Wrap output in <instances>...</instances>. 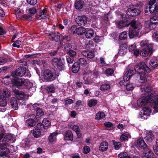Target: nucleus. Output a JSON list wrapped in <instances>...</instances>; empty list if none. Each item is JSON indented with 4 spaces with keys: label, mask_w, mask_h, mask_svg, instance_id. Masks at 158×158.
<instances>
[{
    "label": "nucleus",
    "mask_w": 158,
    "mask_h": 158,
    "mask_svg": "<svg viewBox=\"0 0 158 158\" xmlns=\"http://www.w3.org/2000/svg\"><path fill=\"white\" fill-rule=\"evenodd\" d=\"M144 91H142L143 94L144 95L140 98L137 101L139 106L141 107L144 106L147 103L150 102L152 103L155 110L158 112V98L155 100H153V96H152L151 88L147 87L143 89Z\"/></svg>",
    "instance_id": "obj_1"
},
{
    "label": "nucleus",
    "mask_w": 158,
    "mask_h": 158,
    "mask_svg": "<svg viewBox=\"0 0 158 158\" xmlns=\"http://www.w3.org/2000/svg\"><path fill=\"white\" fill-rule=\"evenodd\" d=\"M54 69L51 68L44 70L43 76L44 80L47 81H51L55 80L58 76Z\"/></svg>",
    "instance_id": "obj_2"
},
{
    "label": "nucleus",
    "mask_w": 158,
    "mask_h": 158,
    "mask_svg": "<svg viewBox=\"0 0 158 158\" xmlns=\"http://www.w3.org/2000/svg\"><path fill=\"white\" fill-rule=\"evenodd\" d=\"M134 70L135 72L137 73H149L151 72V69L146 65L145 63L143 62H140L139 64H137L135 67Z\"/></svg>",
    "instance_id": "obj_3"
},
{
    "label": "nucleus",
    "mask_w": 158,
    "mask_h": 158,
    "mask_svg": "<svg viewBox=\"0 0 158 158\" xmlns=\"http://www.w3.org/2000/svg\"><path fill=\"white\" fill-rule=\"evenodd\" d=\"M27 71L26 68L24 67H20L11 73V75L14 77L19 76L22 77L24 75Z\"/></svg>",
    "instance_id": "obj_4"
},
{
    "label": "nucleus",
    "mask_w": 158,
    "mask_h": 158,
    "mask_svg": "<svg viewBox=\"0 0 158 158\" xmlns=\"http://www.w3.org/2000/svg\"><path fill=\"white\" fill-rule=\"evenodd\" d=\"M87 18L85 15L79 16L76 18V22L79 26L83 27L87 23Z\"/></svg>",
    "instance_id": "obj_5"
},
{
    "label": "nucleus",
    "mask_w": 158,
    "mask_h": 158,
    "mask_svg": "<svg viewBox=\"0 0 158 158\" xmlns=\"http://www.w3.org/2000/svg\"><path fill=\"white\" fill-rule=\"evenodd\" d=\"M151 113L150 110L147 107H144L140 113L139 116L142 119H145L149 116Z\"/></svg>",
    "instance_id": "obj_6"
},
{
    "label": "nucleus",
    "mask_w": 158,
    "mask_h": 158,
    "mask_svg": "<svg viewBox=\"0 0 158 158\" xmlns=\"http://www.w3.org/2000/svg\"><path fill=\"white\" fill-rule=\"evenodd\" d=\"M127 14L132 16H136L140 13V11L136 8L128 9L126 11Z\"/></svg>",
    "instance_id": "obj_7"
},
{
    "label": "nucleus",
    "mask_w": 158,
    "mask_h": 158,
    "mask_svg": "<svg viewBox=\"0 0 158 158\" xmlns=\"http://www.w3.org/2000/svg\"><path fill=\"white\" fill-rule=\"evenodd\" d=\"M70 63H73V61L76 58V53L74 51L73 49H76V47L75 46H72V45H70Z\"/></svg>",
    "instance_id": "obj_8"
},
{
    "label": "nucleus",
    "mask_w": 158,
    "mask_h": 158,
    "mask_svg": "<svg viewBox=\"0 0 158 158\" xmlns=\"http://www.w3.org/2000/svg\"><path fill=\"white\" fill-rule=\"evenodd\" d=\"M153 46H150V48H143L140 52V55L146 56L148 55H150L153 52Z\"/></svg>",
    "instance_id": "obj_9"
},
{
    "label": "nucleus",
    "mask_w": 158,
    "mask_h": 158,
    "mask_svg": "<svg viewBox=\"0 0 158 158\" xmlns=\"http://www.w3.org/2000/svg\"><path fill=\"white\" fill-rule=\"evenodd\" d=\"M10 153V150L7 148L4 147L0 148V156L5 157L3 158H10V156L7 155Z\"/></svg>",
    "instance_id": "obj_10"
},
{
    "label": "nucleus",
    "mask_w": 158,
    "mask_h": 158,
    "mask_svg": "<svg viewBox=\"0 0 158 158\" xmlns=\"http://www.w3.org/2000/svg\"><path fill=\"white\" fill-rule=\"evenodd\" d=\"M139 27L130 28L129 29V35L130 38H132L139 34Z\"/></svg>",
    "instance_id": "obj_11"
},
{
    "label": "nucleus",
    "mask_w": 158,
    "mask_h": 158,
    "mask_svg": "<svg viewBox=\"0 0 158 158\" xmlns=\"http://www.w3.org/2000/svg\"><path fill=\"white\" fill-rule=\"evenodd\" d=\"M146 73H138L139 74L138 75L137 78L139 82L141 83H144L147 81L148 75Z\"/></svg>",
    "instance_id": "obj_12"
},
{
    "label": "nucleus",
    "mask_w": 158,
    "mask_h": 158,
    "mask_svg": "<svg viewBox=\"0 0 158 158\" xmlns=\"http://www.w3.org/2000/svg\"><path fill=\"white\" fill-rule=\"evenodd\" d=\"M13 85L16 86L17 88H18L23 86L24 84L25 79L17 77L13 80Z\"/></svg>",
    "instance_id": "obj_13"
},
{
    "label": "nucleus",
    "mask_w": 158,
    "mask_h": 158,
    "mask_svg": "<svg viewBox=\"0 0 158 158\" xmlns=\"http://www.w3.org/2000/svg\"><path fill=\"white\" fill-rule=\"evenodd\" d=\"M133 70L130 69L128 70L124 73L123 76V79L124 81H127L130 79V78L135 73Z\"/></svg>",
    "instance_id": "obj_14"
},
{
    "label": "nucleus",
    "mask_w": 158,
    "mask_h": 158,
    "mask_svg": "<svg viewBox=\"0 0 158 158\" xmlns=\"http://www.w3.org/2000/svg\"><path fill=\"white\" fill-rule=\"evenodd\" d=\"M144 139L148 143H150L154 139L153 135L152 132L147 131L146 132Z\"/></svg>",
    "instance_id": "obj_15"
},
{
    "label": "nucleus",
    "mask_w": 158,
    "mask_h": 158,
    "mask_svg": "<svg viewBox=\"0 0 158 158\" xmlns=\"http://www.w3.org/2000/svg\"><path fill=\"white\" fill-rule=\"evenodd\" d=\"M153 152L150 149L145 148L142 155V156L143 158H151L152 156Z\"/></svg>",
    "instance_id": "obj_16"
},
{
    "label": "nucleus",
    "mask_w": 158,
    "mask_h": 158,
    "mask_svg": "<svg viewBox=\"0 0 158 158\" xmlns=\"http://www.w3.org/2000/svg\"><path fill=\"white\" fill-rule=\"evenodd\" d=\"M127 47V46L126 44H121L120 47V49L118 52L119 54L121 56H123L126 54Z\"/></svg>",
    "instance_id": "obj_17"
},
{
    "label": "nucleus",
    "mask_w": 158,
    "mask_h": 158,
    "mask_svg": "<svg viewBox=\"0 0 158 158\" xmlns=\"http://www.w3.org/2000/svg\"><path fill=\"white\" fill-rule=\"evenodd\" d=\"M81 54L83 56L88 58H92L94 56V52L89 50H85L82 51Z\"/></svg>",
    "instance_id": "obj_18"
},
{
    "label": "nucleus",
    "mask_w": 158,
    "mask_h": 158,
    "mask_svg": "<svg viewBox=\"0 0 158 158\" xmlns=\"http://www.w3.org/2000/svg\"><path fill=\"white\" fill-rule=\"evenodd\" d=\"M46 11V9H44L40 10V13L37 15V17L39 19H45L47 17Z\"/></svg>",
    "instance_id": "obj_19"
},
{
    "label": "nucleus",
    "mask_w": 158,
    "mask_h": 158,
    "mask_svg": "<svg viewBox=\"0 0 158 158\" xmlns=\"http://www.w3.org/2000/svg\"><path fill=\"white\" fill-rule=\"evenodd\" d=\"M137 146L143 149L146 148L147 145L144 142L143 139L140 138L137 141Z\"/></svg>",
    "instance_id": "obj_20"
},
{
    "label": "nucleus",
    "mask_w": 158,
    "mask_h": 158,
    "mask_svg": "<svg viewBox=\"0 0 158 158\" xmlns=\"http://www.w3.org/2000/svg\"><path fill=\"white\" fill-rule=\"evenodd\" d=\"M10 103L12 107L15 110L18 109V105L17 99L15 97H12L10 99Z\"/></svg>",
    "instance_id": "obj_21"
},
{
    "label": "nucleus",
    "mask_w": 158,
    "mask_h": 158,
    "mask_svg": "<svg viewBox=\"0 0 158 158\" xmlns=\"http://www.w3.org/2000/svg\"><path fill=\"white\" fill-rule=\"evenodd\" d=\"M37 122V118H35V119L29 118L26 121V123L28 126L33 127L35 126Z\"/></svg>",
    "instance_id": "obj_22"
},
{
    "label": "nucleus",
    "mask_w": 158,
    "mask_h": 158,
    "mask_svg": "<svg viewBox=\"0 0 158 158\" xmlns=\"http://www.w3.org/2000/svg\"><path fill=\"white\" fill-rule=\"evenodd\" d=\"M149 10L151 13L156 14L158 11V5H149Z\"/></svg>",
    "instance_id": "obj_23"
},
{
    "label": "nucleus",
    "mask_w": 158,
    "mask_h": 158,
    "mask_svg": "<svg viewBox=\"0 0 158 158\" xmlns=\"http://www.w3.org/2000/svg\"><path fill=\"white\" fill-rule=\"evenodd\" d=\"M140 45L143 48H149L150 46H152L148 40H143L140 43Z\"/></svg>",
    "instance_id": "obj_24"
},
{
    "label": "nucleus",
    "mask_w": 158,
    "mask_h": 158,
    "mask_svg": "<svg viewBox=\"0 0 158 158\" xmlns=\"http://www.w3.org/2000/svg\"><path fill=\"white\" fill-rule=\"evenodd\" d=\"M108 148V144L107 142L104 141L101 143L99 147V150L102 151H106Z\"/></svg>",
    "instance_id": "obj_25"
},
{
    "label": "nucleus",
    "mask_w": 158,
    "mask_h": 158,
    "mask_svg": "<svg viewBox=\"0 0 158 158\" xmlns=\"http://www.w3.org/2000/svg\"><path fill=\"white\" fill-rule=\"evenodd\" d=\"M84 0H76L75 4V8L77 9H82L84 5Z\"/></svg>",
    "instance_id": "obj_26"
},
{
    "label": "nucleus",
    "mask_w": 158,
    "mask_h": 158,
    "mask_svg": "<svg viewBox=\"0 0 158 158\" xmlns=\"http://www.w3.org/2000/svg\"><path fill=\"white\" fill-rule=\"evenodd\" d=\"M58 135L57 132L52 133L49 135L48 139L50 143H52L56 140V136Z\"/></svg>",
    "instance_id": "obj_27"
},
{
    "label": "nucleus",
    "mask_w": 158,
    "mask_h": 158,
    "mask_svg": "<svg viewBox=\"0 0 158 158\" xmlns=\"http://www.w3.org/2000/svg\"><path fill=\"white\" fill-rule=\"evenodd\" d=\"M149 64L152 68H154L158 66V60L156 59H152L150 60Z\"/></svg>",
    "instance_id": "obj_28"
},
{
    "label": "nucleus",
    "mask_w": 158,
    "mask_h": 158,
    "mask_svg": "<svg viewBox=\"0 0 158 158\" xmlns=\"http://www.w3.org/2000/svg\"><path fill=\"white\" fill-rule=\"evenodd\" d=\"M36 114L38 118L39 117L41 118L44 115V112L39 108H37Z\"/></svg>",
    "instance_id": "obj_29"
},
{
    "label": "nucleus",
    "mask_w": 158,
    "mask_h": 158,
    "mask_svg": "<svg viewBox=\"0 0 158 158\" xmlns=\"http://www.w3.org/2000/svg\"><path fill=\"white\" fill-rule=\"evenodd\" d=\"M129 24H127L123 21H120L116 24V27L119 28H122L124 27H128Z\"/></svg>",
    "instance_id": "obj_30"
},
{
    "label": "nucleus",
    "mask_w": 158,
    "mask_h": 158,
    "mask_svg": "<svg viewBox=\"0 0 158 158\" xmlns=\"http://www.w3.org/2000/svg\"><path fill=\"white\" fill-rule=\"evenodd\" d=\"M80 67V65H79V64L77 62L75 63L73 65L72 70V72L74 73H76L79 70Z\"/></svg>",
    "instance_id": "obj_31"
},
{
    "label": "nucleus",
    "mask_w": 158,
    "mask_h": 158,
    "mask_svg": "<svg viewBox=\"0 0 158 158\" xmlns=\"http://www.w3.org/2000/svg\"><path fill=\"white\" fill-rule=\"evenodd\" d=\"M94 31L90 29L86 31L85 34V36L86 38L89 39L93 37L94 35Z\"/></svg>",
    "instance_id": "obj_32"
},
{
    "label": "nucleus",
    "mask_w": 158,
    "mask_h": 158,
    "mask_svg": "<svg viewBox=\"0 0 158 158\" xmlns=\"http://www.w3.org/2000/svg\"><path fill=\"white\" fill-rule=\"evenodd\" d=\"M59 34L58 33H56L54 32L53 36L51 37V40L56 42L59 41L60 39V37Z\"/></svg>",
    "instance_id": "obj_33"
},
{
    "label": "nucleus",
    "mask_w": 158,
    "mask_h": 158,
    "mask_svg": "<svg viewBox=\"0 0 158 158\" xmlns=\"http://www.w3.org/2000/svg\"><path fill=\"white\" fill-rule=\"evenodd\" d=\"M86 32V29L84 27H79L77 29L76 34L81 35Z\"/></svg>",
    "instance_id": "obj_34"
},
{
    "label": "nucleus",
    "mask_w": 158,
    "mask_h": 158,
    "mask_svg": "<svg viewBox=\"0 0 158 158\" xmlns=\"http://www.w3.org/2000/svg\"><path fill=\"white\" fill-rule=\"evenodd\" d=\"M110 88V85L108 84H106L102 85L100 87V89L102 91H105L108 90Z\"/></svg>",
    "instance_id": "obj_35"
},
{
    "label": "nucleus",
    "mask_w": 158,
    "mask_h": 158,
    "mask_svg": "<svg viewBox=\"0 0 158 158\" xmlns=\"http://www.w3.org/2000/svg\"><path fill=\"white\" fill-rule=\"evenodd\" d=\"M105 114L103 112H99L96 115V119L97 120H99L100 119L105 118Z\"/></svg>",
    "instance_id": "obj_36"
},
{
    "label": "nucleus",
    "mask_w": 158,
    "mask_h": 158,
    "mask_svg": "<svg viewBox=\"0 0 158 158\" xmlns=\"http://www.w3.org/2000/svg\"><path fill=\"white\" fill-rule=\"evenodd\" d=\"M35 129L39 130V131H40L41 130L44 131V129H45L46 128L44 127V126L43 124L41 123H38L36 126L35 127Z\"/></svg>",
    "instance_id": "obj_37"
},
{
    "label": "nucleus",
    "mask_w": 158,
    "mask_h": 158,
    "mask_svg": "<svg viewBox=\"0 0 158 158\" xmlns=\"http://www.w3.org/2000/svg\"><path fill=\"white\" fill-rule=\"evenodd\" d=\"M0 98V106H5L7 105V102L5 97L2 96V98Z\"/></svg>",
    "instance_id": "obj_38"
},
{
    "label": "nucleus",
    "mask_w": 158,
    "mask_h": 158,
    "mask_svg": "<svg viewBox=\"0 0 158 158\" xmlns=\"http://www.w3.org/2000/svg\"><path fill=\"white\" fill-rule=\"evenodd\" d=\"M12 138V136L10 134L6 135L3 137L2 142L4 143L9 142Z\"/></svg>",
    "instance_id": "obj_39"
},
{
    "label": "nucleus",
    "mask_w": 158,
    "mask_h": 158,
    "mask_svg": "<svg viewBox=\"0 0 158 158\" xmlns=\"http://www.w3.org/2000/svg\"><path fill=\"white\" fill-rule=\"evenodd\" d=\"M40 131H39V130L36 129H35L33 131V136L36 138L39 137L40 135Z\"/></svg>",
    "instance_id": "obj_40"
},
{
    "label": "nucleus",
    "mask_w": 158,
    "mask_h": 158,
    "mask_svg": "<svg viewBox=\"0 0 158 158\" xmlns=\"http://www.w3.org/2000/svg\"><path fill=\"white\" fill-rule=\"evenodd\" d=\"M145 24L147 27L149 28L151 30L154 29L155 27L156 24L153 23L150 21L147 22Z\"/></svg>",
    "instance_id": "obj_41"
},
{
    "label": "nucleus",
    "mask_w": 158,
    "mask_h": 158,
    "mask_svg": "<svg viewBox=\"0 0 158 158\" xmlns=\"http://www.w3.org/2000/svg\"><path fill=\"white\" fill-rule=\"evenodd\" d=\"M3 94L4 95L2 96H3L4 97H5V98H8L10 96V91L7 88L3 89Z\"/></svg>",
    "instance_id": "obj_42"
},
{
    "label": "nucleus",
    "mask_w": 158,
    "mask_h": 158,
    "mask_svg": "<svg viewBox=\"0 0 158 158\" xmlns=\"http://www.w3.org/2000/svg\"><path fill=\"white\" fill-rule=\"evenodd\" d=\"M25 95V93L22 91L15 96L18 100H23L24 99V96Z\"/></svg>",
    "instance_id": "obj_43"
},
{
    "label": "nucleus",
    "mask_w": 158,
    "mask_h": 158,
    "mask_svg": "<svg viewBox=\"0 0 158 158\" xmlns=\"http://www.w3.org/2000/svg\"><path fill=\"white\" fill-rule=\"evenodd\" d=\"M119 158H131L126 152H123L120 153L118 156Z\"/></svg>",
    "instance_id": "obj_44"
},
{
    "label": "nucleus",
    "mask_w": 158,
    "mask_h": 158,
    "mask_svg": "<svg viewBox=\"0 0 158 158\" xmlns=\"http://www.w3.org/2000/svg\"><path fill=\"white\" fill-rule=\"evenodd\" d=\"M127 32L124 31L122 32L119 36V38L120 40H125L127 38Z\"/></svg>",
    "instance_id": "obj_45"
},
{
    "label": "nucleus",
    "mask_w": 158,
    "mask_h": 158,
    "mask_svg": "<svg viewBox=\"0 0 158 158\" xmlns=\"http://www.w3.org/2000/svg\"><path fill=\"white\" fill-rule=\"evenodd\" d=\"M42 123L43 124L45 128L50 126L51 124L50 122L47 118H44L42 121Z\"/></svg>",
    "instance_id": "obj_46"
},
{
    "label": "nucleus",
    "mask_w": 158,
    "mask_h": 158,
    "mask_svg": "<svg viewBox=\"0 0 158 158\" xmlns=\"http://www.w3.org/2000/svg\"><path fill=\"white\" fill-rule=\"evenodd\" d=\"M97 103V101L95 99H91L89 101L88 103L89 106L90 107L95 106Z\"/></svg>",
    "instance_id": "obj_47"
},
{
    "label": "nucleus",
    "mask_w": 158,
    "mask_h": 158,
    "mask_svg": "<svg viewBox=\"0 0 158 158\" xmlns=\"http://www.w3.org/2000/svg\"><path fill=\"white\" fill-rule=\"evenodd\" d=\"M57 65H56L55 67L61 69L63 67L64 65L63 61L60 58L57 64Z\"/></svg>",
    "instance_id": "obj_48"
},
{
    "label": "nucleus",
    "mask_w": 158,
    "mask_h": 158,
    "mask_svg": "<svg viewBox=\"0 0 158 158\" xmlns=\"http://www.w3.org/2000/svg\"><path fill=\"white\" fill-rule=\"evenodd\" d=\"M79 65H82L87 64L86 60L84 58H80L79 60Z\"/></svg>",
    "instance_id": "obj_49"
},
{
    "label": "nucleus",
    "mask_w": 158,
    "mask_h": 158,
    "mask_svg": "<svg viewBox=\"0 0 158 158\" xmlns=\"http://www.w3.org/2000/svg\"><path fill=\"white\" fill-rule=\"evenodd\" d=\"M16 86L15 85H13L12 87L13 92L14 93V94L15 95H16L21 92L19 91L18 89L16 88Z\"/></svg>",
    "instance_id": "obj_50"
},
{
    "label": "nucleus",
    "mask_w": 158,
    "mask_h": 158,
    "mask_svg": "<svg viewBox=\"0 0 158 158\" xmlns=\"http://www.w3.org/2000/svg\"><path fill=\"white\" fill-rule=\"evenodd\" d=\"M150 21L155 24L158 23V17L156 16L153 17L150 19Z\"/></svg>",
    "instance_id": "obj_51"
},
{
    "label": "nucleus",
    "mask_w": 158,
    "mask_h": 158,
    "mask_svg": "<svg viewBox=\"0 0 158 158\" xmlns=\"http://www.w3.org/2000/svg\"><path fill=\"white\" fill-rule=\"evenodd\" d=\"M28 12L31 16L33 15L36 12V10L34 7L30 8L28 10Z\"/></svg>",
    "instance_id": "obj_52"
},
{
    "label": "nucleus",
    "mask_w": 158,
    "mask_h": 158,
    "mask_svg": "<svg viewBox=\"0 0 158 158\" xmlns=\"http://www.w3.org/2000/svg\"><path fill=\"white\" fill-rule=\"evenodd\" d=\"M46 90L48 93H54L55 92V89L53 86H48L46 88Z\"/></svg>",
    "instance_id": "obj_53"
},
{
    "label": "nucleus",
    "mask_w": 158,
    "mask_h": 158,
    "mask_svg": "<svg viewBox=\"0 0 158 158\" xmlns=\"http://www.w3.org/2000/svg\"><path fill=\"white\" fill-rule=\"evenodd\" d=\"M64 139L65 141L69 140V131L67 130L64 134Z\"/></svg>",
    "instance_id": "obj_54"
},
{
    "label": "nucleus",
    "mask_w": 158,
    "mask_h": 158,
    "mask_svg": "<svg viewBox=\"0 0 158 158\" xmlns=\"http://www.w3.org/2000/svg\"><path fill=\"white\" fill-rule=\"evenodd\" d=\"M60 58H57L55 57L52 60V64L55 67L56 66V65H57V64L58 62L59 61Z\"/></svg>",
    "instance_id": "obj_55"
},
{
    "label": "nucleus",
    "mask_w": 158,
    "mask_h": 158,
    "mask_svg": "<svg viewBox=\"0 0 158 158\" xmlns=\"http://www.w3.org/2000/svg\"><path fill=\"white\" fill-rule=\"evenodd\" d=\"M71 33L73 34L76 33L77 27L75 25L72 26L70 29Z\"/></svg>",
    "instance_id": "obj_56"
},
{
    "label": "nucleus",
    "mask_w": 158,
    "mask_h": 158,
    "mask_svg": "<svg viewBox=\"0 0 158 158\" xmlns=\"http://www.w3.org/2000/svg\"><path fill=\"white\" fill-rule=\"evenodd\" d=\"M128 133H125L122 135L120 137V139L122 140H127L128 139Z\"/></svg>",
    "instance_id": "obj_57"
},
{
    "label": "nucleus",
    "mask_w": 158,
    "mask_h": 158,
    "mask_svg": "<svg viewBox=\"0 0 158 158\" xmlns=\"http://www.w3.org/2000/svg\"><path fill=\"white\" fill-rule=\"evenodd\" d=\"M126 89L128 90H131L134 88V86L131 84H128L126 86Z\"/></svg>",
    "instance_id": "obj_58"
},
{
    "label": "nucleus",
    "mask_w": 158,
    "mask_h": 158,
    "mask_svg": "<svg viewBox=\"0 0 158 158\" xmlns=\"http://www.w3.org/2000/svg\"><path fill=\"white\" fill-rule=\"evenodd\" d=\"M90 148L89 146H85L83 148V151L85 154H87L90 151Z\"/></svg>",
    "instance_id": "obj_59"
},
{
    "label": "nucleus",
    "mask_w": 158,
    "mask_h": 158,
    "mask_svg": "<svg viewBox=\"0 0 158 158\" xmlns=\"http://www.w3.org/2000/svg\"><path fill=\"white\" fill-rule=\"evenodd\" d=\"M135 20H132L131 22L128 24L129 25L130 24L131 26V28H136L138 27H137L135 24Z\"/></svg>",
    "instance_id": "obj_60"
},
{
    "label": "nucleus",
    "mask_w": 158,
    "mask_h": 158,
    "mask_svg": "<svg viewBox=\"0 0 158 158\" xmlns=\"http://www.w3.org/2000/svg\"><path fill=\"white\" fill-rule=\"evenodd\" d=\"M69 43H68L65 45L64 47V51L68 54L69 53Z\"/></svg>",
    "instance_id": "obj_61"
},
{
    "label": "nucleus",
    "mask_w": 158,
    "mask_h": 158,
    "mask_svg": "<svg viewBox=\"0 0 158 158\" xmlns=\"http://www.w3.org/2000/svg\"><path fill=\"white\" fill-rule=\"evenodd\" d=\"M27 2L31 5H34L37 2V0H27Z\"/></svg>",
    "instance_id": "obj_62"
},
{
    "label": "nucleus",
    "mask_w": 158,
    "mask_h": 158,
    "mask_svg": "<svg viewBox=\"0 0 158 158\" xmlns=\"http://www.w3.org/2000/svg\"><path fill=\"white\" fill-rule=\"evenodd\" d=\"M59 48H58L57 49L53 50L49 53V55L51 56H55L57 53Z\"/></svg>",
    "instance_id": "obj_63"
},
{
    "label": "nucleus",
    "mask_w": 158,
    "mask_h": 158,
    "mask_svg": "<svg viewBox=\"0 0 158 158\" xmlns=\"http://www.w3.org/2000/svg\"><path fill=\"white\" fill-rule=\"evenodd\" d=\"M136 48V44H133L131 45L129 47V49L130 51H132L135 50Z\"/></svg>",
    "instance_id": "obj_64"
}]
</instances>
